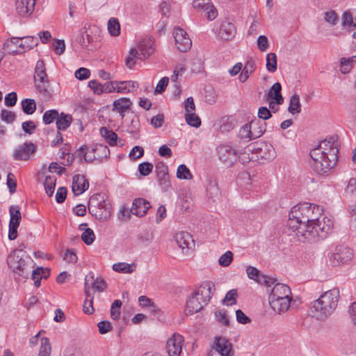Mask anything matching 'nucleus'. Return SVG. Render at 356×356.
Returning a JSON list of instances; mask_svg holds the SVG:
<instances>
[{"mask_svg":"<svg viewBox=\"0 0 356 356\" xmlns=\"http://www.w3.org/2000/svg\"><path fill=\"white\" fill-rule=\"evenodd\" d=\"M277 69V56L275 53H269L266 55V70L270 72H275Z\"/></svg>","mask_w":356,"mask_h":356,"instance_id":"nucleus-49","label":"nucleus"},{"mask_svg":"<svg viewBox=\"0 0 356 356\" xmlns=\"http://www.w3.org/2000/svg\"><path fill=\"white\" fill-rule=\"evenodd\" d=\"M353 257V250L344 245H338L335 248V252L330 258L332 266H337L345 264L351 261Z\"/></svg>","mask_w":356,"mask_h":356,"instance_id":"nucleus-9","label":"nucleus"},{"mask_svg":"<svg viewBox=\"0 0 356 356\" xmlns=\"http://www.w3.org/2000/svg\"><path fill=\"white\" fill-rule=\"evenodd\" d=\"M132 102L129 98L121 97L115 99L113 103V111L119 113L122 119L125 117V112L130 113Z\"/></svg>","mask_w":356,"mask_h":356,"instance_id":"nucleus-27","label":"nucleus"},{"mask_svg":"<svg viewBox=\"0 0 356 356\" xmlns=\"http://www.w3.org/2000/svg\"><path fill=\"white\" fill-rule=\"evenodd\" d=\"M338 139L337 136H332L329 138L321 141L318 145V147H321L322 145L327 146L329 149L328 153L330 154V162H332L333 163H337L339 159L338 154L339 149L335 145Z\"/></svg>","mask_w":356,"mask_h":356,"instance_id":"nucleus-20","label":"nucleus"},{"mask_svg":"<svg viewBox=\"0 0 356 356\" xmlns=\"http://www.w3.org/2000/svg\"><path fill=\"white\" fill-rule=\"evenodd\" d=\"M51 353L49 339L47 337L41 339V346L38 356H49Z\"/></svg>","mask_w":356,"mask_h":356,"instance_id":"nucleus-56","label":"nucleus"},{"mask_svg":"<svg viewBox=\"0 0 356 356\" xmlns=\"http://www.w3.org/2000/svg\"><path fill=\"white\" fill-rule=\"evenodd\" d=\"M97 195L91 197L88 203V212L100 221L106 220L110 218V211L107 210L103 203L97 202V198L95 197Z\"/></svg>","mask_w":356,"mask_h":356,"instance_id":"nucleus-10","label":"nucleus"},{"mask_svg":"<svg viewBox=\"0 0 356 356\" xmlns=\"http://www.w3.org/2000/svg\"><path fill=\"white\" fill-rule=\"evenodd\" d=\"M184 337L179 334H173L166 343V349L169 356H179L182 351Z\"/></svg>","mask_w":356,"mask_h":356,"instance_id":"nucleus-14","label":"nucleus"},{"mask_svg":"<svg viewBox=\"0 0 356 356\" xmlns=\"http://www.w3.org/2000/svg\"><path fill=\"white\" fill-rule=\"evenodd\" d=\"M207 193L209 198L213 201L218 200L221 195L217 181L211 177L207 179Z\"/></svg>","mask_w":356,"mask_h":356,"instance_id":"nucleus-33","label":"nucleus"},{"mask_svg":"<svg viewBox=\"0 0 356 356\" xmlns=\"http://www.w3.org/2000/svg\"><path fill=\"white\" fill-rule=\"evenodd\" d=\"M89 188V182L84 175H76L72 178V191L75 196H78Z\"/></svg>","mask_w":356,"mask_h":356,"instance_id":"nucleus-23","label":"nucleus"},{"mask_svg":"<svg viewBox=\"0 0 356 356\" xmlns=\"http://www.w3.org/2000/svg\"><path fill=\"white\" fill-rule=\"evenodd\" d=\"M287 111L292 115L299 114L301 112L300 96L298 94L295 93L291 97Z\"/></svg>","mask_w":356,"mask_h":356,"instance_id":"nucleus-42","label":"nucleus"},{"mask_svg":"<svg viewBox=\"0 0 356 356\" xmlns=\"http://www.w3.org/2000/svg\"><path fill=\"white\" fill-rule=\"evenodd\" d=\"M56 182V177L55 176H46L44 186L45 192L49 197L53 195Z\"/></svg>","mask_w":356,"mask_h":356,"instance_id":"nucleus-47","label":"nucleus"},{"mask_svg":"<svg viewBox=\"0 0 356 356\" xmlns=\"http://www.w3.org/2000/svg\"><path fill=\"white\" fill-rule=\"evenodd\" d=\"M38 44V39L34 36L11 37L7 39L3 49L10 55L22 54Z\"/></svg>","mask_w":356,"mask_h":356,"instance_id":"nucleus-4","label":"nucleus"},{"mask_svg":"<svg viewBox=\"0 0 356 356\" xmlns=\"http://www.w3.org/2000/svg\"><path fill=\"white\" fill-rule=\"evenodd\" d=\"M246 273L250 279L253 280L261 284L270 287L274 284L277 279L261 274L260 271L254 266H249L246 268Z\"/></svg>","mask_w":356,"mask_h":356,"instance_id":"nucleus-12","label":"nucleus"},{"mask_svg":"<svg viewBox=\"0 0 356 356\" xmlns=\"http://www.w3.org/2000/svg\"><path fill=\"white\" fill-rule=\"evenodd\" d=\"M247 152L255 155L256 159L272 160L275 157V150L273 146L264 142H256L247 146L245 154Z\"/></svg>","mask_w":356,"mask_h":356,"instance_id":"nucleus-7","label":"nucleus"},{"mask_svg":"<svg viewBox=\"0 0 356 356\" xmlns=\"http://www.w3.org/2000/svg\"><path fill=\"white\" fill-rule=\"evenodd\" d=\"M120 86H117L116 92L120 93H127L136 90L139 85L134 81H118Z\"/></svg>","mask_w":356,"mask_h":356,"instance_id":"nucleus-41","label":"nucleus"},{"mask_svg":"<svg viewBox=\"0 0 356 356\" xmlns=\"http://www.w3.org/2000/svg\"><path fill=\"white\" fill-rule=\"evenodd\" d=\"M204 306V304L200 301L198 291H193L186 301V308L191 314L201 311Z\"/></svg>","mask_w":356,"mask_h":356,"instance_id":"nucleus-28","label":"nucleus"},{"mask_svg":"<svg viewBox=\"0 0 356 356\" xmlns=\"http://www.w3.org/2000/svg\"><path fill=\"white\" fill-rule=\"evenodd\" d=\"M89 147L86 145L81 146L76 152V155L79 159V162L82 163L83 159L87 163H91L95 160V155H87Z\"/></svg>","mask_w":356,"mask_h":356,"instance_id":"nucleus-44","label":"nucleus"},{"mask_svg":"<svg viewBox=\"0 0 356 356\" xmlns=\"http://www.w3.org/2000/svg\"><path fill=\"white\" fill-rule=\"evenodd\" d=\"M256 68L255 62L252 59L248 60L239 75L238 79L241 82L244 83L254 71Z\"/></svg>","mask_w":356,"mask_h":356,"instance_id":"nucleus-40","label":"nucleus"},{"mask_svg":"<svg viewBox=\"0 0 356 356\" xmlns=\"http://www.w3.org/2000/svg\"><path fill=\"white\" fill-rule=\"evenodd\" d=\"M173 37L177 47L180 51L186 52L191 49L192 41L185 30L179 26L175 27L173 30Z\"/></svg>","mask_w":356,"mask_h":356,"instance_id":"nucleus-11","label":"nucleus"},{"mask_svg":"<svg viewBox=\"0 0 356 356\" xmlns=\"http://www.w3.org/2000/svg\"><path fill=\"white\" fill-rule=\"evenodd\" d=\"M25 252L22 250H15L8 257L10 268H13L15 280L17 282L25 281L29 277V269L24 259Z\"/></svg>","mask_w":356,"mask_h":356,"instance_id":"nucleus-5","label":"nucleus"},{"mask_svg":"<svg viewBox=\"0 0 356 356\" xmlns=\"http://www.w3.org/2000/svg\"><path fill=\"white\" fill-rule=\"evenodd\" d=\"M81 238L85 244L90 245L95 241V234L92 229L88 228L81 234Z\"/></svg>","mask_w":356,"mask_h":356,"instance_id":"nucleus-59","label":"nucleus"},{"mask_svg":"<svg viewBox=\"0 0 356 356\" xmlns=\"http://www.w3.org/2000/svg\"><path fill=\"white\" fill-rule=\"evenodd\" d=\"M130 115H128L124 119L126 123L127 131L131 134H137L140 128V123L139 117L135 114L134 111L130 112Z\"/></svg>","mask_w":356,"mask_h":356,"instance_id":"nucleus-30","label":"nucleus"},{"mask_svg":"<svg viewBox=\"0 0 356 356\" xmlns=\"http://www.w3.org/2000/svg\"><path fill=\"white\" fill-rule=\"evenodd\" d=\"M48 79L44 61L38 60L35 68L34 81Z\"/></svg>","mask_w":356,"mask_h":356,"instance_id":"nucleus-43","label":"nucleus"},{"mask_svg":"<svg viewBox=\"0 0 356 356\" xmlns=\"http://www.w3.org/2000/svg\"><path fill=\"white\" fill-rule=\"evenodd\" d=\"M110 156V149L109 148L104 145L99 144L98 145L97 152L95 155V160H99L102 161L103 159H107Z\"/></svg>","mask_w":356,"mask_h":356,"instance_id":"nucleus-57","label":"nucleus"},{"mask_svg":"<svg viewBox=\"0 0 356 356\" xmlns=\"http://www.w3.org/2000/svg\"><path fill=\"white\" fill-rule=\"evenodd\" d=\"M138 301L143 307H152V312H153L154 314L159 313L160 311L156 308L152 300L147 296H140L138 298Z\"/></svg>","mask_w":356,"mask_h":356,"instance_id":"nucleus-58","label":"nucleus"},{"mask_svg":"<svg viewBox=\"0 0 356 356\" xmlns=\"http://www.w3.org/2000/svg\"><path fill=\"white\" fill-rule=\"evenodd\" d=\"M155 170L159 184L163 187L169 186V175L167 165L163 161H159L156 164Z\"/></svg>","mask_w":356,"mask_h":356,"instance_id":"nucleus-29","label":"nucleus"},{"mask_svg":"<svg viewBox=\"0 0 356 356\" xmlns=\"http://www.w3.org/2000/svg\"><path fill=\"white\" fill-rule=\"evenodd\" d=\"M113 270L118 273H131L134 271L136 268L135 264H129L127 263H117L113 265Z\"/></svg>","mask_w":356,"mask_h":356,"instance_id":"nucleus-46","label":"nucleus"},{"mask_svg":"<svg viewBox=\"0 0 356 356\" xmlns=\"http://www.w3.org/2000/svg\"><path fill=\"white\" fill-rule=\"evenodd\" d=\"M37 147L31 142H26L16 148L13 153V158L17 161H27L31 155L33 154Z\"/></svg>","mask_w":356,"mask_h":356,"instance_id":"nucleus-13","label":"nucleus"},{"mask_svg":"<svg viewBox=\"0 0 356 356\" xmlns=\"http://www.w3.org/2000/svg\"><path fill=\"white\" fill-rule=\"evenodd\" d=\"M266 100H270V104H277L281 105L284 102V97L282 95V85L279 82L275 83L266 94Z\"/></svg>","mask_w":356,"mask_h":356,"instance_id":"nucleus-22","label":"nucleus"},{"mask_svg":"<svg viewBox=\"0 0 356 356\" xmlns=\"http://www.w3.org/2000/svg\"><path fill=\"white\" fill-rule=\"evenodd\" d=\"M76 41L81 45L82 49L86 51H90L92 49L90 47L94 42V38L89 33L88 29L85 26L79 31L76 37Z\"/></svg>","mask_w":356,"mask_h":356,"instance_id":"nucleus-24","label":"nucleus"},{"mask_svg":"<svg viewBox=\"0 0 356 356\" xmlns=\"http://www.w3.org/2000/svg\"><path fill=\"white\" fill-rule=\"evenodd\" d=\"M216 152L219 160L228 167L236 161L239 154V151L228 143L219 145L216 148Z\"/></svg>","mask_w":356,"mask_h":356,"instance_id":"nucleus-8","label":"nucleus"},{"mask_svg":"<svg viewBox=\"0 0 356 356\" xmlns=\"http://www.w3.org/2000/svg\"><path fill=\"white\" fill-rule=\"evenodd\" d=\"M72 122V117L70 114L65 113L63 112L58 113V117L56 120V128L57 131H65Z\"/></svg>","mask_w":356,"mask_h":356,"instance_id":"nucleus-36","label":"nucleus"},{"mask_svg":"<svg viewBox=\"0 0 356 356\" xmlns=\"http://www.w3.org/2000/svg\"><path fill=\"white\" fill-rule=\"evenodd\" d=\"M233 253L228 250L221 255L218 259L219 265L227 267L231 264L233 261Z\"/></svg>","mask_w":356,"mask_h":356,"instance_id":"nucleus-63","label":"nucleus"},{"mask_svg":"<svg viewBox=\"0 0 356 356\" xmlns=\"http://www.w3.org/2000/svg\"><path fill=\"white\" fill-rule=\"evenodd\" d=\"M214 348L221 356H234L233 346L225 337H216Z\"/></svg>","mask_w":356,"mask_h":356,"instance_id":"nucleus-16","label":"nucleus"},{"mask_svg":"<svg viewBox=\"0 0 356 356\" xmlns=\"http://www.w3.org/2000/svg\"><path fill=\"white\" fill-rule=\"evenodd\" d=\"M108 31L112 36H118L120 34V25L117 18L111 17L108 22Z\"/></svg>","mask_w":356,"mask_h":356,"instance_id":"nucleus-48","label":"nucleus"},{"mask_svg":"<svg viewBox=\"0 0 356 356\" xmlns=\"http://www.w3.org/2000/svg\"><path fill=\"white\" fill-rule=\"evenodd\" d=\"M87 277L85 279V295L86 300L83 305V311L86 314H92L94 312L93 308V296L90 292L89 289L87 287Z\"/></svg>","mask_w":356,"mask_h":356,"instance_id":"nucleus-37","label":"nucleus"},{"mask_svg":"<svg viewBox=\"0 0 356 356\" xmlns=\"http://www.w3.org/2000/svg\"><path fill=\"white\" fill-rule=\"evenodd\" d=\"M214 291V283L211 281L207 280L203 282L195 291H198V296L201 297L200 299L202 300V302L204 305H207L213 295Z\"/></svg>","mask_w":356,"mask_h":356,"instance_id":"nucleus-18","label":"nucleus"},{"mask_svg":"<svg viewBox=\"0 0 356 356\" xmlns=\"http://www.w3.org/2000/svg\"><path fill=\"white\" fill-rule=\"evenodd\" d=\"M257 124L258 123L256 121L252 120L250 123H247L243 125L239 131L238 137L241 139L245 140L246 141L254 139L253 137H252V129L254 128V126Z\"/></svg>","mask_w":356,"mask_h":356,"instance_id":"nucleus-39","label":"nucleus"},{"mask_svg":"<svg viewBox=\"0 0 356 356\" xmlns=\"http://www.w3.org/2000/svg\"><path fill=\"white\" fill-rule=\"evenodd\" d=\"M151 208V204L149 201L143 197L136 198L131 208V213L138 216H144Z\"/></svg>","mask_w":356,"mask_h":356,"instance_id":"nucleus-21","label":"nucleus"},{"mask_svg":"<svg viewBox=\"0 0 356 356\" xmlns=\"http://www.w3.org/2000/svg\"><path fill=\"white\" fill-rule=\"evenodd\" d=\"M292 298H280L278 300H273L269 302L271 309L276 313L280 314L286 312L289 307Z\"/></svg>","mask_w":356,"mask_h":356,"instance_id":"nucleus-31","label":"nucleus"},{"mask_svg":"<svg viewBox=\"0 0 356 356\" xmlns=\"http://www.w3.org/2000/svg\"><path fill=\"white\" fill-rule=\"evenodd\" d=\"M174 238L178 246L182 250L189 248L191 243L193 242L192 236L186 232H178L175 235Z\"/></svg>","mask_w":356,"mask_h":356,"instance_id":"nucleus-34","label":"nucleus"},{"mask_svg":"<svg viewBox=\"0 0 356 356\" xmlns=\"http://www.w3.org/2000/svg\"><path fill=\"white\" fill-rule=\"evenodd\" d=\"M238 296L236 289H231L227 292L225 298L222 299V302L227 306L235 305L236 303V298Z\"/></svg>","mask_w":356,"mask_h":356,"instance_id":"nucleus-54","label":"nucleus"},{"mask_svg":"<svg viewBox=\"0 0 356 356\" xmlns=\"http://www.w3.org/2000/svg\"><path fill=\"white\" fill-rule=\"evenodd\" d=\"M356 64V56H352L349 58H341L340 59V72L343 74H348Z\"/></svg>","mask_w":356,"mask_h":356,"instance_id":"nucleus-38","label":"nucleus"},{"mask_svg":"<svg viewBox=\"0 0 356 356\" xmlns=\"http://www.w3.org/2000/svg\"><path fill=\"white\" fill-rule=\"evenodd\" d=\"M63 259L64 261L67 263L75 264L77 262L78 257L76 256V250L74 248L72 249H67L65 252L63 256Z\"/></svg>","mask_w":356,"mask_h":356,"instance_id":"nucleus-64","label":"nucleus"},{"mask_svg":"<svg viewBox=\"0 0 356 356\" xmlns=\"http://www.w3.org/2000/svg\"><path fill=\"white\" fill-rule=\"evenodd\" d=\"M339 297V290L337 288L325 291L312 302L311 312L320 320L326 319L336 309Z\"/></svg>","mask_w":356,"mask_h":356,"instance_id":"nucleus-2","label":"nucleus"},{"mask_svg":"<svg viewBox=\"0 0 356 356\" xmlns=\"http://www.w3.org/2000/svg\"><path fill=\"white\" fill-rule=\"evenodd\" d=\"M185 120L186 123L191 127L198 128L201 126V119L193 112L186 113Z\"/></svg>","mask_w":356,"mask_h":356,"instance_id":"nucleus-52","label":"nucleus"},{"mask_svg":"<svg viewBox=\"0 0 356 356\" xmlns=\"http://www.w3.org/2000/svg\"><path fill=\"white\" fill-rule=\"evenodd\" d=\"M99 133L111 146L117 145L118 141H121V139L118 138L116 133L106 127H101Z\"/></svg>","mask_w":356,"mask_h":356,"instance_id":"nucleus-35","label":"nucleus"},{"mask_svg":"<svg viewBox=\"0 0 356 356\" xmlns=\"http://www.w3.org/2000/svg\"><path fill=\"white\" fill-rule=\"evenodd\" d=\"M236 33L235 25L228 19L223 20L220 26L218 38L223 41L232 40Z\"/></svg>","mask_w":356,"mask_h":356,"instance_id":"nucleus-17","label":"nucleus"},{"mask_svg":"<svg viewBox=\"0 0 356 356\" xmlns=\"http://www.w3.org/2000/svg\"><path fill=\"white\" fill-rule=\"evenodd\" d=\"M36 276L42 277V279H47L50 276V269L42 266L37 267L31 273V279H35Z\"/></svg>","mask_w":356,"mask_h":356,"instance_id":"nucleus-60","label":"nucleus"},{"mask_svg":"<svg viewBox=\"0 0 356 356\" xmlns=\"http://www.w3.org/2000/svg\"><path fill=\"white\" fill-rule=\"evenodd\" d=\"M293 213H295V218L299 219L302 225H312L327 222V217H323V220H320L318 216L321 215L323 209L320 208L318 205L314 204L309 202H302L293 206Z\"/></svg>","mask_w":356,"mask_h":356,"instance_id":"nucleus-3","label":"nucleus"},{"mask_svg":"<svg viewBox=\"0 0 356 356\" xmlns=\"http://www.w3.org/2000/svg\"><path fill=\"white\" fill-rule=\"evenodd\" d=\"M154 44V40L152 37L145 38L140 41L138 46V51H140L139 59L144 60L154 53L155 50Z\"/></svg>","mask_w":356,"mask_h":356,"instance_id":"nucleus-25","label":"nucleus"},{"mask_svg":"<svg viewBox=\"0 0 356 356\" xmlns=\"http://www.w3.org/2000/svg\"><path fill=\"white\" fill-rule=\"evenodd\" d=\"M35 86L37 91L42 95L46 100H49L52 98L54 91L50 88L49 79L35 81Z\"/></svg>","mask_w":356,"mask_h":356,"instance_id":"nucleus-32","label":"nucleus"},{"mask_svg":"<svg viewBox=\"0 0 356 356\" xmlns=\"http://www.w3.org/2000/svg\"><path fill=\"white\" fill-rule=\"evenodd\" d=\"M177 177L180 179H191L193 175L186 165L181 164L177 168Z\"/></svg>","mask_w":356,"mask_h":356,"instance_id":"nucleus-53","label":"nucleus"},{"mask_svg":"<svg viewBox=\"0 0 356 356\" xmlns=\"http://www.w3.org/2000/svg\"><path fill=\"white\" fill-rule=\"evenodd\" d=\"M58 111L56 109H51L46 111L42 116V121L44 124H50L54 120L56 121L58 117Z\"/></svg>","mask_w":356,"mask_h":356,"instance_id":"nucleus-51","label":"nucleus"},{"mask_svg":"<svg viewBox=\"0 0 356 356\" xmlns=\"http://www.w3.org/2000/svg\"><path fill=\"white\" fill-rule=\"evenodd\" d=\"M36 0H17L16 10L23 17L29 16L34 10Z\"/></svg>","mask_w":356,"mask_h":356,"instance_id":"nucleus-26","label":"nucleus"},{"mask_svg":"<svg viewBox=\"0 0 356 356\" xmlns=\"http://www.w3.org/2000/svg\"><path fill=\"white\" fill-rule=\"evenodd\" d=\"M22 109L26 115H32L36 111V102L33 99H24L21 102Z\"/></svg>","mask_w":356,"mask_h":356,"instance_id":"nucleus-45","label":"nucleus"},{"mask_svg":"<svg viewBox=\"0 0 356 356\" xmlns=\"http://www.w3.org/2000/svg\"><path fill=\"white\" fill-rule=\"evenodd\" d=\"M310 156L312 159V166L314 170L320 175L327 173L337 163L330 162V154L328 152L321 151V147H317L310 152Z\"/></svg>","mask_w":356,"mask_h":356,"instance_id":"nucleus-6","label":"nucleus"},{"mask_svg":"<svg viewBox=\"0 0 356 356\" xmlns=\"http://www.w3.org/2000/svg\"><path fill=\"white\" fill-rule=\"evenodd\" d=\"M192 6L194 8L207 11V18L209 20H213L218 16V11L211 0H193Z\"/></svg>","mask_w":356,"mask_h":356,"instance_id":"nucleus-19","label":"nucleus"},{"mask_svg":"<svg viewBox=\"0 0 356 356\" xmlns=\"http://www.w3.org/2000/svg\"><path fill=\"white\" fill-rule=\"evenodd\" d=\"M10 213V222H15L20 224L22 220V214L20 212V208L18 205H12L9 208Z\"/></svg>","mask_w":356,"mask_h":356,"instance_id":"nucleus-50","label":"nucleus"},{"mask_svg":"<svg viewBox=\"0 0 356 356\" xmlns=\"http://www.w3.org/2000/svg\"><path fill=\"white\" fill-rule=\"evenodd\" d=\"M122 303L120 300H115L111 305V317L113 320H118L120 318L121 311L120 308Z\"/></svg>","mask_w":356,"mask_h":356,"instance_id":"nucleus-55","label":"nucleus"},{"mask_svg":"<svg viewBox=\"0 0 356 356\" xmlns=\"http://www.w3.org/2000/svg\"><path fill=\"white\" fill-rule=\"evenodd\" d=\"M258 124L254 126V128L252 129V137L254 139L259 138L261 136L264 134L266 131V124L264 122L263 124L259 120H254Z\"/></svg>","mask_w":356,"mask_h":356,"instance_id":"nucleus-61","label":"nucleus"},{"mask_svg":"<svg viewBox=\"0 0 356 356\" xmlns=\"http://www.w3.org/2000/svg\"><path fill=\"white\" fill-rule=\"evenodd\" d=\"M295 213H293L291 208L289 214L287 226L292 232H296L298 241L305 242H316L326 238L329 233L333 228V222L331 219H327V222L321 223L316 225H302L299 219L295 218Z\"/></svg>","mask_w":356,"mask_h":356,"instance_id":"nucleus-1","label":"nucleus"},{"mask_svg":"<svg viewBox=\"0 0 356 356\" xmlns=\"http://www.w3.org/2000/svg\"><path fill=\"white\" fill-rule=\"evenodd\" d=\"M274 285L273 289H271V292L269 295L268 301L273 300H278L281 298H291V289L289 286L284 284H281L277 282V281L272 284Z\"/></svg>","mask_w":356,"mask_h":356,"instance_id":"nucleus-15","label":"nucleus"},{"mask_svg":"<svg viewBox=\"0 0 356 356\" xmlns=\"http://www.w3.org/2000/svg\"><path fill=\"white\" fill-rule=\"evenodd\" d=\"M153 170L152 163L148 161H144L138 165V170L140 175L143 177L149 175Z\"/></svg>","mask_w":356,"mask_h":356,"instance_id":"nucleus-62","label":"nucleus"}]
</instances>
